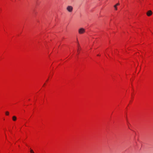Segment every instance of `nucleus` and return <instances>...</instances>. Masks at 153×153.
I'll use <instances>...</instances> for the list:
<instances>
[{
	"label": "nucleus",
	"mask_w": 153,
	"mask_h": 153,
	"mask_svg": "<svg viewBox=\"0 0 153 153\" xmlns=\"http://www.w3.org/2000/svg\"><path fill=\"white\" fill-rule=\"evenodd\" d=\"M67 10L69 12H72L73 10V7L71 6H68L67 7Z\"/></svg>",
	"instance_id": "obj_1"
},
{
	"label": "nucleus",
	"mask_w": 153,
	"mask_h": 153,
	"mask_svg": "<svg viewBox=\"0 0 153 153\" xmlns=\"http://www.w3.org/2000/svg\"><path fill=\"white\" fill-rule=\"evenodd\" d=\"M85 32V30L83 28H81L79 30V33L81 34Z\"/></svg>",
	"instance_id": "obj_2"
},
{
	"label": "nucleus",
	"mask_w": 153,
	"mask_h": 153,
	"mask_svg": "<svg viewBox=\"0 0 153 153\" xmlns=\"http://www.w3.org/2000/svg\"><path fill=\"white\" fill-rule=\"evenodd\" d=\"M152 12L151 11H148L147 13V14L148 16H150L152 14Z\"/></svg>",
	"instance_id": "obj_3"
},
{
	"label": "nucleus",
	"mask_w": 153,
	"mask_h": 153,
	"mask_svg": "<svg viewBox=\"0 0 153 153\" xmlns=\"http://www.w3.org/2000/svg\"><path fill=\"white\" fill-rule=\"evenodd\" d=\"M12 119L14 121H15L16 120V116H13V118H12Z\"/></svg>",
	"instance_id": "obj_4"
},
{
	"label": "nucleus",
	"mask_w": 153,
	"mask_h": 153,
	"mask_svg": "<svg viewBox=\"0 0 153 153\" xmlns=\"http://www.w3.org/2000/svg\"><path fill=\"white\" fill-rule=\"evenodd\" d=\"M119 3H117L116 5H114V7L116 10H117V6H118V5H119Z\"/></svg>",
	"instance_id": "obj_5"
},
{
	"label": "nucleus",
	"mask_w": 153,
	"mask_h": 153,
	"mask_svg": "<svg viewBox=\"0 0 153 153\" xmlns=\"http://www.w3.org/2000/svg\"><path fill=\"white\" fill-rule=\"evenodd\" d=\"M5 114L7 116L9 114V112L8 111H6L5 112Z\"/></svg>",
	"instance_id": "obj_6"
},
{
	"label": "nucleus",
	"mask_w": 153,
	"mask_h": 153,
	"mask_svg": "<svg viewBox=\"0 0 153 153\" xmlns=\"http://www.w3.org/2000/svg\"><path fill=\"white\" fill-rule=\"evenodd\" d=\"M129 123L127 121V124L128 126V128L129 129H131L130 128V126H129Z\"/></svg>",
	"instance_id": "obj_7"
},
{
	"label": "nucleus",
	"mask_w": 153,
	"mask_h": 153,
	"mask_svg": "<svg viewBox=\"0 0 153 153\" xmlns=\"http://www.w3.org/2000/svg\"><path fill=\"white\" fill-rule=\"evenodd\" d=\"M30 153H34L32 149L30 150Z\"/></svg>",
	"instance_id": "obj_8"
}]
</instances>
